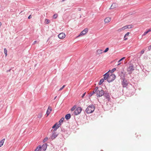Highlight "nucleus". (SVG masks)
I'll use <instances>...</instances> for the list:
<instances>
[{
	"instance_id": "nucleus-1",
	"label": "nucleus",
	"mask_w": 151,
	"mask_h": 151,
	"mask_svg": "<svg viewBox=\"0 0 151 151\" xmlns=\"http://www.w3.org/2000/svg\"><path fill=\"white\" fill-rule=\"evenodd\" d=\"M125 74H124V76H121L120 79L121 80V84L123 87L125 88L127 87L129 83V81L126 79Z\"/></svg>"
},
{
	"instance_id": "nucleus-2",
	"label": "nucleus",
	"mask_w": 151,
	"mask_h": 151,
	"mask_svg": "<svg viewBox=\"0 0 151 151\" xmlns=\"http://www.w3.org/2000/svg\"><path fill=\"white\" fill-rule=\"evenodd\" d=\"M104 91L101 87H98L96 91V96L97 97H100L104 95Z\"/></svg>"
},
{
	"instance_id": "nucleus-3",
	"label": "nucleus",
	"mask_w": 151,
	"mask_h": 151,
	"mask_svg": "<svg viewBox=\"0 0 151 151\" xmlns=\"http://www.w3.org/2000/svg\"><path fill=\"white\" fill-rule=\"evenodd\" d=\"M95 107L93 105L91 104L86 108L85 111L87 114L91 113L94 111Z\"/></svg>"
},
{
	"instance_id": "nucleus-4",
	"label": "nucleus",
	"mask_w": 151,
	"mask_h": 151,
	"mask_svg": "<svg viewBox=\"0 0 151 151\" xmlns=\"http://www.w3.org/2000/svg\"><path fill=\"white\" fill-rule=\"evenodd\" d=\"M134 70V65L132 63H130L127 68V71L128 72V74L130 75L132 74V71Z\"/></svg>"
},
{
	"instance_id": "nucleus-5",
	"label": "nucleus",
	"mask_w": 151,
	"mask_h": 151,
	"mask_svg": "<svg viewBox=\"0 0 151 151\" xmlns=\"http://www.w3.org/2000/svg\"><path fill=\"white\" fill-rule=\"evenodd\" d=\"M116 78V76L114 74H112L111 75H109V77L107 79V81L109 83L113 81Z\"/></svg>"
},
{
	"instance_id": "nucleus-6",
	"label": "nucleus",
	"mask_w": 151,
	"mask_h": 151,
	"mask_svg": "<svg viewBox=\"0 0 151 151\" xmlns=\"http://www.w3.org/2000/svg\"><path fill=\"white\" fill-rule=\"evenodd\" d=\"M82 110V108L80 107H78L75 110L74 114L75 115H77L80 114Z\"/></svg>"
},
{
	"instance_id": "nucleus-7",
	"label": "nucleus",
	"mask_w": 151,
	"mask_h": 151,
	"mask_svg": "<svg viewBox=\"0 0 151 151\" xmlns=\"http://www.w3.org/2000/svg\"><path fill=\"white\" fill-rule=\"evenodd\" d=\"M104 97H105L106 99H107V100L108 101H109L111 99V98H110V96L109 95V93L108 92V91H104Z\"/></svg>"
},
{
	"instance_id": "nucleus-8",
	"label": "nucleus",
	"mask_w": 151,
	"mask_h": 151,
	"mask_svg": "<svg viewBox=\"0 0 151 151\" xmlns=\"http://www.w3.org/2000/svg\"><path fill=\"white\" fill-rule=\"evenodd\" d=\"M47 144L46 143L44 144L42 146L39 145L40 147V151H45L47 148Z\"/></svg>"
},
{
	"instance_id": "nucleus-9",
	"label": "nucleus",
	"mask_w": 151,
	"mask_h": 151,
	"mask_svg": "<svg viewBox=\"0 0 151 151\" xmlns=\"http://www.w3.org/2000/svg\"><path fill=\"white\" fill-rule=\"evenodd\" d=\"M88 30V28L85 29L83 30L80 33L79 35L77 37L80 36L85 35L87 33Z\"/></svg>"
},
{
	"instance_id": "nucleus-10",
	"label": "nucleus",
	"mask_w": 151,
	"mask_h": 151,
	"mask_svg": "<svg viewBox=\"0 0 151 151\" xmlns=\"http://www.w3.org/2000/svg\"><path fill=\"white\" fill-rule=\"evenodd\" d=\"M58 136V134L56 132H52V135L50 137V138L51 139H54Z\"/></svg>"
},
{
	"instance_id": "nucleus-11",
	"label": "nucleus",
	"mask_w": 151,
	"mask_h": 151,
	"mask_svg": "<svg viewBox=\"0 0 151 151\" xmlns=\"http://www.w3.org/2000/svg\"><path fill=\"white\" fill-rule=\"evenodd\" d=\"M58 37L60 39L64 38L65 37V35L64 33L62 32L58 35Z\"/></svg>"
},
{
	"instance_id": "nucleus-12",
	"label": "nucleus",
	"mask_w": 151,
	"mask_h": 151,
	"mask_svg": "<svg viewBox=\"0 0 151 151\" xmlns=\"http://www.w3.org/2000/svg\"><path fill=\"white\" fill-rule=\"evenodd\" d=\"M118 6V4L117 3H112L111 5L110 8V9H114L116 8Z\"/></svg>"
},
{
	"instance_id": "nucleus-13",
	"label": "nucleus",
	"mask_w": 151,
	"mask_h": 151,
	"mask_svg": "<svg viewBox=\"0 0 151 151\" xmlns=\"http://www.w3.org/2000/svg\"><path fill=\"white\" fill-rule=\"evenodd\" d=\"M98 88V87L97 86L95 87L94 89L93 90V91H92L91 93L89 95V97H90L91 96H92L94 93H96V90H97V89Z\"/></svg>"
},
{
	"instance_id": "nucleus-14",
	"label": "nucleus",
	"mask_w": 151,
	"mask_h": 151,
	"mask_svg": "<svg viewBox=\"0 0 151 151\" xmlns=\"http://www.w3.org/2000/svg\"><path fill=\"white\" fill-rule=\"evenodd\" d=\"M52 108L51 107L49 106L47 110V111L46 114H47V116H48L50 114L51 111H52Z\"/></svg>"
},
{
	"instance_id": "nucleus-15",
	"label": "nucleus",
	"mask_w": 151,
	"mask_h": 151,
	"mask_svg": "<svg viewBox=\"0 0 151 151\" xmlns=\"http://www.w3.org/2000/svg\"><path fill=\"white\" fill-rule=\"evenodd\" d=\"M109 73H108V72H107L104 75V77L103 78L104 80L107 79L109 77Z\"/></svg>"
},
{
	"instance_id": "nucleus-16",
	"label": "nucleus",
	"mask_w": 151,
	"mask_h": 151,
	"mask_svg": "<svg viewBox=\"0 0 151 151\" xmlns=\"http://www.w3.org/2000/svg\"><path fill=\"white\" fill-rule=\"evenodd\" d=\"M64 119V117H62L59 121L58 122L59 124L57 125L60 127L61 125V123L63 122Z\"/></svg>"
},
{
	"instance_id": "nucleus-17",
	"label": "nucleus",
	"mask_w": 151,
	"mask_h": 151,
	"mask_svg": "<svg viewBox=\"0 0 151 151\" xmlns=\"http://www.w3.org/2000/svg\"><path fill=\"white\" fill-rule=\"evenodd\" d=\"M71 117V115L70 114H68L65 115V118L67 120L70 119Z\"/></svg>"
},
{
	"instance_id": "nucleus-18",
	"label": "nucleus",
	"mask_w": 151,
	"mask_h": 151,
	"mask_svg": "<svg viewBox=\"0 0 151 151\" xmlns=\"http://www.w3.org/2000/svg\"><path fill=\"white\" fill-rule=\"evenodd\" d=\"M111 18L107 17L104 19V21L106 23H108L111 20Z\"/></svg>"
},
{
	"instance_id": "nucleus-19",
	"label": "nucleus",
	"mask_w": 151,
	"mask_h": 151,
	"mask_svg": "<svg viewBox=\"0 0 151 151\" xmlns=\"http://www.w3.org/2000/svg\"><path fill=\"white\" fill-rule=\"evenodd\" d=\"M126 29V26H125L123 27H122L118 29L117 30V31L120 32H121L122 31Z\"/></svg>"
},
{
	"instance_id": "nucleus-20",
	"label": "nucleus",
	"mask_w": 151,
	"mask_h": 151,
	"mask_svg": "<svg viewBox=\"0 0 151 151\" xmlns=\"http://www.w3.org/2000/svg\"><path fill=\"white\" fill-rule=\"evenodd\" d=\"M103 52V51L102 50H97L96 52V54L97 55H99V54H101Z\"/></svg>"
},
{
	"instance_id": "nucleus-21",
	"label": "nucleus",
	"mask_w": 151,
	"mask_h": 151,
	"mask_svg": "<svg viewBox=\"0 0 151 151\" xmlns=\"http://www.w3.org/2000/svg\"><path fill=\"white\" fill-rule=\"evenodd\" d=\"M124 69H123L121 71V72L119 73V75L120 76V78L121 76H124V74H125V73H124Z\"/></svg>"
},
{
	"instance_id": "nucleus-22",
	"label": "nucleus",
	"mask_w": 151,
	"mask_h": 151,
	"mask_svg": "<svg viewBox=\"0 0 151 151\" xmlns=\"http://www.w3.org/2000/svg\"><path fill=\"white\" fill-rule=\"evenodd\" d=\"M129 32H128L126 34H125V35L124 36V40H127V39H128L127 38H126V37L127 36H128L129 35Z\"/></svg>"
},
{
	"instance_id": "nucleus-23",
	"label": "nucleus",
	"mask_w": 151,
	"mask_h": 151,
	"mask_svg": "<svg viewBox=\"0 0 151 151\" xmlns=\"http://www.w3.org/2000/svg\"><path fill=\"white\" fill-rule=\"evenodd\" d=\"M5 139H4L0 141V147H1L3 145Z\"/></svg>"
},
{
	"instance_id": "nucleus-24",
	"label": "nucleus",
	"mask_w": 151,
	"mask_h": 151,
	"mask_svg": "<svg viewBox=\"0 0 151 151\" xmlns=\"http://www.w3.org/2000/svg\"><path fill=\"white\" fill-rule=\"evenodd\" d=\"M133 25H132V24L126 25V29L131 28H132L133 27Z\"/></svg>"
},
{
	"instance_id": "nucleus-25",
	"label": "nucleus",
	"mask_w": 151,
	"mask_h": 151,
	"mask_svg": "<svg viewBox=\"0 0 151 151\" xmlns=\"http://www.w3.org/2000/svg\"><path fill=\"white\" fill-rule=\"evenodd\" d=\"M104 79H103V78L101 79L99 82V85H101L102 84V83L104 82Z\"/></svg>"
},
{
	"instance_id": "nucleus-26",
	"label": "nucleus",
	"mask_w": 151,
	"mask_h": 151,
	"mask_svg": "<svg viewBox=\"0 0 151 151\" xmlns=\"http://www.w3.org/2000/svg\"><path fill=\"white\" fill-rule=\"evenodd\" d=\"M42 112H41L39 113L38 114V116H37V117L38 118H41L42 117Z\"/></svg>"
},
{
	"instance_id": "nucleus-27",
	"label": "nucleus",
	"mask_w": 151,
	"mask_h": 151,
	"mask_svg": "<svg viewBox=\"0 0 151 151\" xmlns=\"http://www.w3.org/2000/svg\"><path fill=\"white\" fill-rule=\"evenodd\" d=\"M4 53L5 55V56H6L7 55V49L6 48H4Z\"/></svg>"
},
{
	"instance_id": "nucleus-28",
	"label": "nucleus",
	"mask_w": 151,
	"mask_h": 151,
	"mask_svg": "<svg viewBox=\"0 0 151 151\" xmlns=\"http://www.w3.org/2000/svg\"><path fill=\"white\" fill-rule=\"evenodd\" d=\"M60 127L58 126V125L55 128H54V129L53 130V131L52 132H55V131L57 130V129L59 127Z\"/></svg>"
},
{
	"instance_id": "nucleus-29",
	"label": "nucleus",
	"mask_w": 151,
	"mask_h": 151,
	"mask_svg": "<svg viewBox=\"0 0 151 151\" xmlns=\"http://www.w3.org/2000/svg\"><path fill=\"white\" fill-rule=\"evenodd\" d=\"M40 146H39L36 148L35 151H38L39 150L40 151Z\"/></svg>"
},
{
	"instance_id": "nucleus-30",
	"label": "nucleus",
	"mask_w": 151,
	"mask_h": 151,
	"mask_svg": "<svg viewBox=\"0 0 151 151\" xmlns=\"http://www.w3.org/2000/svg\"><path fill=\"white\" fill-rule=\"evenodd\" d=\"M45 22H46V24H48L50 22V20L48 19H45Z\"/></svg>"
},
{
	"instance_id": "nucleus-31",
	"label": "nucleus",
	"mask_w": 151,
	"mask_h": 151,
	"mask_svg": "<svg viewBox=\"0 0 151 151\" xmlns=\"http://www.w3.org/2000/svg\"><path fill=\"white\" fill-rule=\"evenodd\" d=\"M58 122H57L53 126H52V128H55L56 127H57V125L58 124Z\"/></svg>"
},
{
	"instance_id": "nucleus-32",
	"label": "nucleus",
	"mask_w": 151,
	"mask_h": 151,
	"mask_svg": "<svg viewBox=\"0 0 151 151\" xmlns=\"http://www.w3.org/2000/svg\"><path fill=\"white\" fill-rule=\"evenodd\" d=\"M116 68H113L112 69L111 71H110V72H111V73H113V72H114V71H115L116 70Z\"/></svg>"
},
{
	"instance_id": "nucleus-33",
	"label": "nucleus",
	"mask_w": 151,
	"mask_h": 151,
	"mask_svg": "<svg viewBox=\"0 0 151 151\" xmlns=\"http://www.w3.org/2000/svg\"><path fill=\"white\" fill-rule=\"evenodd\" d=\"M58 16L57 14H54L53 16V18L54 19H56Z\"/></svg>"
},
{
	"instance_id": "nucleus-34",
	"label": "nucleus",
	"mask_w": 151,
	"mask_h": 151,
	"mask_svg": "<svg viewBox=\"0 0 151 151\" xmlns=\"http://www.w3.org/2000/svg\"><path fill=\"white\" fill-rule=\"evenodd\" d=\"M109 50V47H107L105 49V50L104 51H103V52H107Z\"/></svg>"
},
{
	"instance_id": "nucleus-35",
	"label": "nucleus",
	"mask_w": 151,
	"mask_h": 151,
	"mask_svg": "<svg viewBox=\"0 0 151 151\" xmlns=\"http://www.w3.org/2000/svg\"><path fill=\"white\" fill-rule=\"evenodd\" d=\"M125 58V57H124L122 58H121L119 60V61H118V62L119 63V62H120V61H121L122 60L124 59Z\"/></svg>"
},
{
	"instance_id": "nucleus-36",
	"label": "nucleus",
	"mask_w": 151,
	"mask_h": 151,
	"mask_svg": "<svg viewBox=\"0 0 151 151\" xmlns=\"http://www.w3.org/2000/svg\"><path fill=\"white\" fill-rule=\"evenodd\" d=\"M48 139V137H46L44 138V139L43 140V142H46Z\"/></svg>"
},
{
	"instance_id": "nucleus-37",
	"label": "nucleus",
	"mask_w": 151,
	"mask_h": 151,
	"mask_svg": "<svg viewBox=\"0 0 151 151\" xmlns=\"http://www.w3.org/2000/svg\"><path fill=\"white\" fill-rule=\"evenodd\" d=\"M76 106H74L71 109V110L72 111H74L75 109H76Z\"/></svg>"
},
{
	"instance_id": "nucleus-38",
	"label": "nucleus",
	"mask_w": 151,
	"mask_h": 151,
	"mask_svg": "<svg viewBox=\"0 0 151 151\" xmlns=\"http://www.w3.org/2000/svg\"><path fill=\"white\" fill-rule=\"evenodd\" d=\"M65 85H63V86L60 88L59 91H60L62 90L65 87Z\"/></svg>"
},
{
	"instance_id": "nucleus-39",
	"label": "nucleus",
	"mask_w": 151,
	"mask_h": 151,
	"mask_svg": "<svg viewBox=\"0 0 151 151\" xmlns=\"http://www.w3.org/2000/svg\"><path fill=\"white\" fill-rule=\"evenodd\" d=\"M145 51V50L144 49H143L142 50L141 52H140V53L141 54H143L144 52Z\"/></svg>"
},
{
	"instance_id": "nucleus-40",
	"label": "nucleus",
	"mask_w": 151,
	"mask_h": 151,
	"mask_svg": "<svg viewBox=\"0 0 151 151\" xmlns=\"http://www.w3.org/2000/svg\"><path fill=\"white\" fill-rule=\"evenodd\" d=\"M61 131L63 132H65V131H66V130L63 129L61 128Z\"/></svg>"
},
{
	"instance_id": "nucleus-41",
	"label": "nucleus",
	"mask_w": 151,
	"mask_h": 151,
	"mask_svg": "<svg viewBox=\"0 0 151 151\" xmlns=\"http://www.w3.org/2000/svg\"><path fill=\"white\" fill-rule=\"evenodd\" d=\"M151 50V45L149 46L148 47V51Z\"/></svg>"
},
{
	"instance_id": "nucleus-42",
	"label": "nucleus",
	"mask_w": 151,
	"mask_h": 151,
	"mask_svg": "<svg viewBox=\"0 0 151 151\" xmlns=\"http://www.w3.org/2000/svg\"><path fill=\"white\" fill-rule=\"evenodd\" d=\"M86 94V92H85L84 93H83L81 96L82 98H83L84 97V96Z\"/></svg>"
},
{
	"instance_id": "nucleus-43",
	"label": "nucleus",
	"mask_w": 151,
	"mask_h": 151,
	"mask_svg": "<svg viewBox=\"0 0 151 151\" xmlns=\"http://www.w3.org/2000/svg\"><path fill=\"white\" fill-rule=\"evenodd\" d=\"M148 32H147V31H146L143 34V35H146V34H147V33H148Z\"/></svg>"
},
{
	"instance_id": "nucleus-44",
	"label": "nucleus",
	"mask_w": 151,
	"mask_h": 151,
	"mask_svg": "<svg viewBox=\"0 0 151 151\" xmlns=\"http://www.w3.org/2000/svg\"><path fill=\"white\" fill-rule=\"evenodd\" d=\"M31 18H32V16L30 15L28 17V18L29 19H31Z\"/></svg>"
},
{
	"instance_id": "nucleus-45",
	"label": "nucleus",
	"mask_w": 151,
	"mask_h": 151,
	"mask_svg": "<svg viewBox=\"0 0 151 151\" xmlns=\"http://www.w3.org/2000/svg\"><path fill=\"white\" fill-rule=\"evenodd\" d=\"M147 32L148 33L149 32L151 31V29H149L147 30Z\"/></svg>"
},
{
	"instance_id": "nucleus-46",
	"label": "nucleus",
	"mask_w": 151,
	"mask_h": 151,
	"mask_svg": "<svg viewBox=\"0 0 151 151\" xmlns=\"http://www.w3.org/2000/svg\"><path fill=\"white\" fill-rule=\"evenodd\" d=\"M11 70V69H10L9 70H8L6 71V72H10Z\"/></svg>"
},
{
	"instance_id": "nucleus-47",
	"label": "nucleus",
	"mask_w": 151,
	"mask_h": 151,
	"mask_svg": "<svg viewBox=\"0 0 151 151\" xmlns=\"http://www.w3.org/2000/svg\"><path fill=\"white\" fill-rule=\"evenodd\" d=\"M37 42V41H34V42H33V45H34Z\"/></svg>"
},
{
	"instance_id": "nucleus-48",
	"label": "nucleus",
	"mask_w": 151,
	"mask_h": 151,
	"mask_svg": "<svg viewBox=\"0 0 151 151\" xmlns=\"http://www.w3.org/2000/svg\"><path fill=\"white\" fill-rule=\"evenodd\" d=\"M1 22H0V28L1 27Z\"/></svg>"
},
{
	"instance_id": "nucleus-49",
	"label": "nucleus",
	"mask_w": 151,
	"mask_h": 151,
	"mask_svg": "<svg viewBox=\"0 0 151 151\" xmlns=\"http://www.w3.org/2000/svg\"><path fill=\"white\" fill-rule=\"evenodd\" d=\"M65 0H62L61 1V2H62L64 1H65Z\"/></svg>"
},
{
	"instance_id": "nucleus-50",
	"label": "nucleus",
	"mask_w": 151,
	"mask_h": 151,
	"mask_svg": "<svg viewBox=\"0 0 151 151\" xmlns=\"http://www.w3.org/2000/svg\"><path fill=\"white\" fill-rule=\"evenodd\" d=\"M121 64V63H118V64H117V65H119Z\"/></svg>"
},
{
	"instance_id": "nucleus-51",
	"label": "nucleus",
	"mask_w": 151,
	"mask_h": 151,
	"mask_svg": "<svg viewBox=\"0 0 151 151\" xmlns=\"http://www.w3.org/2000/svg\"><path fill=\"white\" fill-rule=\"evenodd\" d=\"M57 96H56L55 97V98H54V100H55V99H56V98H57Z\"/></svg>"
},
{
	"instance_id": "nucleus-52",
	"label": "nucleus",
	"mask_w": 151,
	"mask_h": 151,
	"mask_svg": "<svg viewBox=\"0 0 151 151\" xmlns=\"http://www.w3.org/2000/svg\"><path fill=\"white\" fill-rule=\"evenodd\" d=\"M101 151H103V150H101Z\"/></svg>"
},
{
	"instance_id": "nucleus-53",
	"label": "nucleus",
	"mask_w": 151,
	"mask_h": 151,
	"mask_svg": "<svg viewBox=\"0 0 151 151\" xmlns=\"http://www.w3.org/2000/svg\"><path fill=\"white\" fill-rule=\"evenodd\" d=\"M110 71H111V70H109V71L108 72H109Z\"/></svg>"
}]
</instances>
